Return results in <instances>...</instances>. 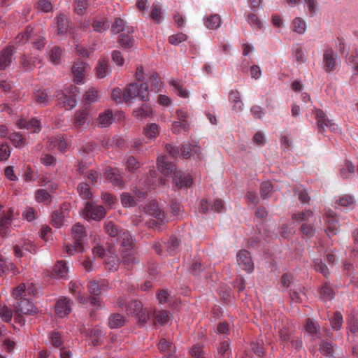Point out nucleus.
Wrapping results in <instances>:
<instances>
[{"instance_id": "f257e3e1", "label": "nucleus", "mask_w": 358, "mask_h": 358, "mask_svg": "<svg viewBox=\"0 0 358 358\" xmlns=\"http://www.w3.org/2000/svg\"><path fill=\"white\" fill-rule=\"evenodd\" d=\"M111 96L115 102L122 103H127L135 97L146 101L148 100L149 93L146 83H141L140 85L136 83H130L124 90L119 87L114 88Z\"/></svg>"}, {"instance_id": "f03ea898", "label": "nucleus", "mask_w": 358, "mask_h": 358, "mask_svg": "<svg viewBox=\"0 0 358 358\" xmlns=\"http://www.w3.org/2000/svg\"><path fill=\"white\" fill-rule=\"evenodd\" d=\"M87 231L84 226L79 223L74 224L71 229V236L73 240V244L65 245L66 252L71 255L73 251L83 252V243L87 238Z\"/></svg>"}, {"instance_id": "7ed1b4c3", "label": "nucleus", "mask_w": 358, "mask_h": 358, "mask_svg": "<svg viewBox=\"0 0 358 358\" xmlns=\"http://www.w3.org/2000/svg\"><path fill=\"white\" fill-rule=\"evenodd\" d=\"M15 311V320L20 325L25 324L23 315H35L38 313V308L28 299H22L16 301L13 305Z\"/></svg>"}, {"instance_id": "20e7f679", "label": "nucleus", "mask_w": 358, "mask_h": 358, "mask_svg": "<svg viewBox=\"0 0 358 358\" xmlns=\"http://www.w3.org/2000/svg\"><path fill=\"white\" fill-rule=\"evenodd\" d=\"M85 214L87 219L99 221L105 217L106 210L101 206L87 202L85 208Z\"/></svg>"}, {"instance_id": "39448f33", "label": "nucleus", "mask_w": 358, "mask_h": 358, "mask_svg": "<svg viewBox=\"0 0 358 358\" xmlns=\"http://www.w3.org/2000/svg\"><path fill=\"white\" fill-rule=\"evenodd\" d=\"M237 264L238 266L248 273H252L254 270V262L250 253L246 250H241L236 254Z\"/></svg>"}, {"instance_id": "423d86ee", "label": "nucleus", "mask_w": 358, "mask_h": 358, "mask_svg": "<svg viewBox=\"0 0 358 358\" xmlns=\"http://www.w3.org/2000/svg\"><path fill=\"white\" fill-rule=\"evenodd\" d=\"M338 55L331 49H327L323 55V66L326 72L335 71L338 64Z\"/></svg>"}, {"instance_id": "0eeeda50", "label": "nucleus", "mask_w": 358, "mask_h": 358, "mask_svg": "<svg viewBox=\"0 0 358 358\" xmlns=\"http://www.w3.org/2000/svg\"><path fill=\"white\" fill-rule=\"evenodd\" d=\"M32 101L40 107L48 106L51 101L50 91L47 89L36 90L32 95Z\"/></svg>"}, {"instance_id": "6e6552de", "label": "nucleus", "mask_w": 358, "mask_h": 358, "mask_svg": "<svg viewBox=\"0 0 358 358\" xmlns=\"http://www.w3.org/2000/svg\"><path fill=\"white\" fill-rule=\"evenodd\" d=\"M121 262L127 268H131L139 262L138 252L136 248L121 250Z\"/></svg>"}, {"instance_id": "1a4fd4ad", "label": "nucleus", "mask_w": 358, "mask_h": 358, "mask_svg": "<svg viewBox=\"0 0 358 358\" xmlns=\"http://www.w3.org/2000/svg\"><path fill=\"white\" fill-rule=\"evenodd\" d=\"M32 29H29L27 27L26 30L19 34L15 40L17 43H30L31 45H40L41 43L43 42L44 38L43 37H36V36L31 34Z\"/></svg>"}, {"instance_id": "9d476101", "label": "nucleus", "mask_w": 358, "mask_h": 358, "mask_svg": "<svg viewBox=\"0 0 358 358\" xmlns=\"http://www.w3.org/2000/svg\"><path fill=\"white\" fill-rule=\"evenodd\" d=\"M88 69L87 64L80 61H77L72 66L73 81L78 84L84 83L85 73Z\"/></svg>"}, {"instance_id": "9b49d317", "label": "nucleus", "mask_w": 358, "mask_h": 358, "mask_svg": "<svg viewBox=\"0 0 358 358\" xmlns=\"http://www.w3.org/2000/svg\"><path fill=\"white\" fill-rule=\"evenodd\" d=\"M143 211L157 219V220L162 224L165 220L164 212L162 211L158 206V204L155 201H151L147 203L143 207Z\"/></svg>"}, {"instance_id": "f8f14e48", "label": "nucleus", "mask_w": 358, "mask_h": 358, "mask_svg": "<svg viewBox=\"0 0 358 358\" xmlns=\"http://www.w3.org/2000/svg\"><path fill=\"white\" fill-rule=\"evenodd\" d=\"M118 304L120 308L122 309H125V311L128 315H134L137 313V312L141 310L143 305L139 300L132 299L129 301H124L123 299H120L118 301Z\"/></svg>"}, {"instance_id": "ddd939ff", "label": "nucleus", "mask_w": 358, "mask_h": 358, "mask_svg": "<svg viewBox=\"0 0 358 358\" xmlns=\"http://www.w3.org/2000/svg\"><path fill=\"white\" fill-rule=\"evenodd\" d=\"M14 210L9 208L8 211L0 217V235L6 236L10 232L12 220L13 219Z\"/></svg>"}, {"instance_id": "4468645a", "label": "nucleus", "mask_w": 358, "mask_h": 358, "mask_svg": "<svg viewBox=\"0 0 358 358\" xmlns=\"http://www.w3.org/2000/svg\"><path fill=\"white\" fill-rule=\"evenodd\" d=\"M55 96L59 101V104L66 110H70L76 106V97L68 95L62 90L57 91Z\"/></svg>"}, {"instance_id": "2eb2a0df", "label": "nucleus", "mask_w": 358, "mask_h": 358, "mask_svg": "<svg viewBox=\"0 0 358 358\" xmlns=\"http://www.w3.org/2000/svg\"><path fill=\"white\" fill-rule=\"evenodd\" d=\"M17 124L20 129H26L34 133H38L41 130V121L36 118H32L29 120L20 119L17 121Z\"/></svg>"}, {"instance_id": "dca6fc26", "label": "nucleus", "mask_w": 358, "mask_h": 358, "mask_svg": "<svg viewBox=\"0 0 358 358\" xmlns=\"http://www.w3.org/2000/svg\"><path fill=\"white\" fill-rule=\"evenodd\" d=\"M71 311V301L67 298H62L55 304V313L60 317H64Z\"/></svg>"}, {"instance_id": "f3484780", "label": "nucleus", "mask_w": 358, "mask_h": 358, "mask_svg": "<svg viewBox=\"0 0 358 358\" xmlns=\"http://www.w3.org/2000/svg\"><path fill=\"white\" fill-rule=\"evenodd\" d=\"M157 164L158 169L165 176H169L172 173L174 175V173L178 172L176 171L175 164L167 162L164 156L158 157Z\"/></svg>"}, {"instance_id": "a211bd4d", "label": "nucleus", "mask_w": 358, "mask_h": 358, "mask_svg": "<svg viewBox=\"0 0 358 358\" xmlns=\"http://www.w3.org/2000/svg\"><path fill=\"white\" fill-rule=\"evenodd\" d=\"M58 35L65 34L69 28V19L67 15L60 13L55 18Z\"/></svg>"}, {"instance_id": "6ab92c4d", "label": "nucleus", "mask_w": 358, "mask_h": 358, "mask_svg": "<svg viewBox=\"0 0 358 358\" xmlns=\"http://www.w3.org/2000/svg\"><path fill=\"white\" fill-rule=\"evenodd\" d=\"M173 181L178 189L187 188L192 184V178L190 175H182L180 172L174 173Z\"/></svg>"}, {"instance_id": "aec40b11", "label": "nucleus", "mask_w": 358, "mask_h": 358, "mask_svg": "<svg viewBox=\"0 0 358 358\" xmlns=\"http://www.w3.org/2000/svg\"><path fill=\"white\" fill-rule=\"evenodd\" d=\"M341 53L345 56L347 62L352 66L358 62V48L357 46H343Z\"/></svg>"}, {"instance_id": "412c9836", "label": "nucleus", "mask_w": 358, "mask_h": 358, "mask_svg": "<svg viewBox=\"0 0 358 358\" xmlns=\"http://www.w3.org/2000/svg\"><path fill=\"white\" fill-rule=\"evenodd\" d=\"M120 238L121 240L120 251L124 249L131 250L136 248L134 239L128 231H121L120 232Z\"/></svg>"}, {"instance_id": "4be33fe9", "label": "nucleus", "mask_w": 358, "mask_h": 358, "mask_svg": "<svg viewBox=\"0 0 358 358\" xmlns=\"http://www.w3.org/2000/svg\"><path fill=\"white\" fill-rule=\"evenodd\" d=\"M106 177L110 180L113 185L122 187L124 185V181L120 173L117 169L110 168L106 171Z\"/></svg>"}, {"instance_id": "5701e85b", "label": "nucleus", "mask_w": 358, "mask_h": 358, "mask_svg": "<svg viewBox=\"0 0 358 358\" xmlns=\"http://www.w3.org/2000/svg\"><path fill=\"white\" fill-rule=\"evenodd\" d=\"M96 76L99 79L106 77L110 73L108 61L105 58H101L95 67Z\"/></svg>"}, {"instance_id": "b1692460", "label": "nucleus", "mask_w": 358, "mask_h": 358, "mask_svg": "<svg viewBox=\"0 0 358 358\" xmlns=\"http://www.w3.org/2000/svg\"><path fill=\"white\" fill-rule=\"evenodd\" d=\"M314 114L317 120L319 131L323 133L331 120L328 119L327 115L320 109H315Z\"/></svg>"}, {"instance_id": "393cba45", "label": "nucleus", "mask_w": 358, "mask_h": 358, "mask_svg": "<svg viewBox=\"0 0 358 358\" xmlns=\"http://www.w3.org/2000/svg\"><path fill=\"white\" fill-rule=\"evenodd\" d=\"M64 50L62 46H52L48 51L49 60L55 65L61 64Z\"/></svg>"}, {"instance_id": "a878e982", "label": "nucleus", "mask_w": 358, "mask_h": 358, "mask_svg": "<svg viewBox=\"0 0 358 358\" xmlns=\"http://www.w3.org/2000/svg\"><path fill=\"white\" fill-rule=\"evenodd\" d=\"M114 121V116L112 110H107L99 115L97 124L100 127H107Z\"/></svg>"}, {"instance_id": "bb28decb", "label": "nucleus", "mask_w": 358, "mask_h": 358, "mask_svg": "<svg viewBox=\"0 0 358 358\" xmlns=\"http://www.w3.org/2000/svg\"><path fill=\"white\" fill-rule=\"evenodd\" d=\"M54 275L57 278L66 279L69 273V268L64 261L60 260L54 266Z\"/></svg>"}, {"instance_id": "cd10ccee", "label": "nucleus", "mask_w": 358, "mask_h": 358, "mask_svg": "<svg viewBox=\"0 0 358 358\" xmlns=\"http://www.w3.org/2000/svg\"><path fill=\"white\" fill-rule=\"evenodd\" d=\"M133 113L137 119L143 120L152 115V108L150 105L143 103L140 108L134 109Z\"/></svg>"}, {"instance_id": "c85d7f7f", "label": "nucleus", "mask_w": 358, "mask_h": 358, "mask_svg": "<svg viewBox=\"0 0 358 358\" xmlns=\"http://www.w3.org/2000/svg\"><path fill=\"white\" fill-rule=\"evenodd\" d=\"M13 52L10 46H6L3 49L0 55V69H5L10 64Z\"/></svg>"}, {"instance_id": "c756f323", "label": "nucleus", "mask_w": 358, "mask_h": 358, "mask_svg": "<svg viewBox=\"0 0 358 358\" xmlns=\"http://www.w3.org/2000/svg\"><path fill=\"white\" fill-rule=\"evenodd\" d=\"M229 100L232 105V109L234 110H242L243 103L241 99L240 93L238 91L231 90L229 94Z\"/></svg>"}, {"instance_id": "7c9ffc66", "label": "nucleus", "mask_w": 358, "mask_h": 358, "mask_svg": "<svg viewBox=\"0 0 358 358\" xmlns=\"http://www.w3.org/2000/svg\"><path fill=\"white\" fill-rule=\"evenodd\" d=\"M106 286V282L104 280L100 281L92 280L89 282L87 287L91 294L99 296L103 288Z\"/></svg>"}, {"instance_id": "2f4dec72", "label": "nucleus", "mask_w": 358, "mask_h": 358, "mask_svg": "<svg viewBox=\"0 0 358 358\" xmlns=\"http://www.w3.org/2000/svg\"><path fill=\"white\" fill-rule=\"evenodd\" d=\"M289 294L292 301L296 303L301 302L303 301V296H305L303 287L300 285L294 286L290 289Z\"/></svg>"}, {"instance_id": "473e14b6", "label": "nucleus", "mask_w": 358, "mask_h": 358, "mask_svg": "<svg viewBox=\"0 0 358 358\" xmlns=\"http://www.w3.org/2000/svg\"><path fill=\"white\" fill-rule=\"evenodd\" d=\"M88 112L87 110L77 111L74 115L73 125L76 128L83 127L87 120Z\"/></svg>"}, {"instance_id": "72a5a7b5", "label": "nucleus", "mask_w": 358, "mask_h": 358, "mask_svg": "<svg viewBox=\"0 0 358 358\" xmlns=\"http://www.w3.org/2000/svg\"><path fill=\"white\" fill-rule=\"evenodd\" d=\"M313 216V213L310 210H306L302 212L294 213L292 215V219L296 223H308L310 218Z\"/></svg>"}, {"instance_id": "f704fd0d", "label": "nucleus", "mask_w": 358, "mask_h": 358, "mask_svg": "<svg viewBox=\"0 0 358 358\" xmlns=\"http://www.w3.org/2000/svg\"><path fill=\"white\" fill-rule=\"evenodd\" d=\"M231 357V350L229 348L228 341H224L220 343L217 348V355L216 358H230Z\"/></svg>"}, {"instance_id": "c9c22d12", "label": "nucleus", "mask_w": 358, "mask_h": 358, "mask_svg": "<svg viewBox=\"0 0 358 358\" xmlns=\"http://www.w3.org/2000/svg\"><path fill=\"white\" fill-rule=\"evenodd\" d=\"M291 29L299 34H303L306 30V22L301 17H295L291 24Z\"/></svg>"}, {"instance_id": "e433bc0d", "label": "nucleus", "mask_w": 358, "mask_h": 358, "mask_svg": "<svg viewBox=\"0 0 358 358\" xmlns=\"http://www.w3.org/2000/svg\"><path fill=\"white\" fill-rule=\"evenodd\" d=\"M125 323V318L120 314L116 313L110 316L108 326L111 329H117L122 327Z\"/></svg>"}, {"instance_id": "4c0bfd02", "label": "nucleus", "mask_w": 358, "mask_h": 358, "mask_svg": "<svg viewBox=\"0 0 358 358\" xmlns=\"http://www.w3.org/2000/svg\"><path fill=\"white\" fill-rule=\"evenodd\" d=\"M205 24L209 29H217L221 26V17L217 14L210 15L206 17Z\"/></svg>"}, {"instance_id": "58836bf2", "label": "nucleus", "mask_w": 358, "mask_h": 358, "mask_svg": "<svg viewBox=\"0 0 358 358\" xmlns=\"http://www.w3.org/2000/svg\"><path fill=\"white\" fill-rule=\"evenodd\" d=\"M336 204L346 209H352L355 206V199L350 195H343L336 201Z\"/></svg>"}, {"instance_id": "ea45409f", "label": "nucleus", "mask_w": 358, "mask_h": 358, "mask_svg": "<svg viewBox=\"0 0 358 358\" xmlns=\"http://www.w3.org/2000/svg\"><path fill=\"white\" fill-rule=\"evenodd\" d=\"M159 133V127L155 123H152L146 125L144 128L143 134L145 136L148 138H156Z\"/></svg>"}, {"instance_id": "a19ab883", "label": "nucleus", "mask_w": 358, "mask_h": 358, "mask_svg": "<svg viewBox=\"0 0 358 358\" xmlns=\"http://www.w3.org/2000/svg\"><path fill=\"white\" fill-rule=\"evenodd\" d=\"M34 198L38 203H50L51 196L46 189H39L35 192Z\"/></svg>"}, {"instance_id": "79ce46f5", "label": "nucleus", "mask_w": 358, "mask_h": 358, "mask_svg": "<svg viewBox=\"0 0 358 358\" xmlns=\"http://www.w3.org/2000/svg\"><path fill=\"white\" fill-rule=\"evenodd\" d=\"M354 173L355 166L352 164L351 162L346 160L340 171L341 178L343 179L349 178Z\"/></svg>"}, {"instance_id": "37998d69", "label": "nucleus", "mask_w": 358, "mask_h": 358, "mask_svg": "<svg viewBox=\"0 0 358 358\" xmlns=\"http://www.w3.org/2000/svg\"><path fill=\"white\" fill-rule=\"evenodd\" d=\"M319 350L322 355L327 357H331L334 354L331 343L327 341H322L320 342Z\"/></svg>"}, {"instance_id": "c03bdc74", "label": "nucleus", "mask_w": 358, "mask_h": 358, "mask_svg": "<svg viewBox=\"0 0 358 358\" xmlns=\"http://www.w3.org/2000/svg\"><path fill=\"white\" fill-rule=\"evenodd\" d=\"M343 318L340 312H335L330 319L331 327L334 330L338 331L342 328Z\"/></svg>"}, {"instance_id": "a18cd8bd", "label": "nucleus", "mask_w": 358, "mask_h": 358, "mask_svg": "<svg viewBox=\"0 0 358 358\" xmlns=\"http://www.w3.org/2000/svg\"><path fill=\"white\" fill-rule=\"evenodd\" d=\"M124 162L126 169L129 172H134L141 166L140 162L133 156H127L124 159Z\"/></svg>"}, {"instance_id": "49530a36", "label": "nucleus", "mask_w": 358, "mask_h": 358, "mask_svg": "<svg viewBox=\"0 0 358 358\" xmlns=\"http://www.w3.org/2000/svg\"><path fill=\"white\" fill-rule=\"evenodd\" d=\"M8 138L17 148H22L26 144V138L20 133L13 132L9 135Z\"/></svg>"}, {"instance_id": "de8ad7c7", "label": "nucleus", "mask_w": 358, "mask_h": 358, "mask_svg": "<svg viewBox=\"0 0 358 358\" xmlns=\"http://www.w3.org/2000/svg\"><path fill=\"white\" fill-rule=\"evenodd\" d=\"M166 247V251L170 255H173L176 253L177 249L180 245V241L175 236H171L168 241L165 243Z\"/></svg>"}, {"instance_id": "09e8293b", "label": "nucleus", "mask_w": 358, "mask_h": 358, "mask_svg": "<svg viewBox=\"0 0 358 358\" xmlns=\"http://www.w3.org/2000/svg\"><path fill=\"white\" fill-rule=\"evenodd\" d=\"M162 6L159 2H154L152 5V10L150 13L151 19L159 24L161 21V12Z\"/></svg>"}, {"instance_id": "8fccbe9b", "label": "nucleus", "mask_w": 358, "mask_h": 358, "mask_svg": "<svg viewBox=\"0 0 358 358\" xmlns=\"http://www.w3.org/2000/svg\"><path fill=\"white\" fill-rule=\"evenodd\" d=\"M155 321L154 324H156L157 322L161 325H164L169 320V313L167 310H159L158 312H154Z\"/></svg>"}, {"instance_id": "3c124183", "label": "nucleus", "mask_w": 358, "mask_h": 358, "mask_svg": "<svg viewBox=\"0 0 358 358\" xmlns=\"http://www.w3.org/2000/svg\"><path fill=\"white\" fill-rule=\"evenodd\" d=\"M73 7L77 15H83L88 7V0H74Z\"/></svg>"}, {"instance_id": "603ef678", "label": "nucleus", "mask_w": 358, "mask_h": 358, "mask_svg": "<svg viewBox=\"0 0 358 358\" xmlns=\"http://www.w3.org/2000/svg\"><path fill=\"white\" fill-rule=\"evenodd\" d=\"M77 190L80 196L83 199H90L92 195L89 185L85 182L80 183L78 185Z\"/></svg>"}, {"instance_id": "864d4df0", "label": "nucleus", "mask_w": 358, "mask_h": 358, "mask_svg": "<svg viewBox=\"0 0 358 358\" xmlns=\"http://www.w3.org/2000/svg\"><path fill=\"white\" fill-rule=\"evenodd\" d=\"M305 329L311 336L320 334L319 325L310 318H308L306 321Z\"/></svg>"}, {"instance_id": "5fc2aeb1", "label": "nucleus", "mask_w": 358, "mask_h": 358, "mask_svg": "<svg viewBox=\"0 0 358 358\" xmlns=\"http://www.w3.org/2000/svg\"><path fill=\"white\" fill-rule=\"evenodd\" d=\"M320 294L324 300H331L335 296L333 289L327 283L320 288Z\"/></svg>"}, {"instance_id": "6e6d98bb", "label": "nucleus", "mask_w": 358, "mask_h": 358, "mask_svg": "<svg viewBox=\"0 0 358 358\" xmlns=\"http://www.w3.org/2000/svg\"><path fill=\"white\" fill-rule=\"evenodd\" d=\"M64 215L62 210H55L52 215V224L53 226L60 228L64 224Z\"/></svg>"}, {"instance_id": "4d7b16f0", "label": "nucleus", "mask_w": 358, "mask_h": 358, "mask_svg": "<svg viewBox=\"0 0 358 358\" xmlns=\"http://www.w3.org/2000/svg\"><path fill=\"white\" fill-rule=\"evenodd\" d=\"M314 268L317 272L321 273L324 277H328L330 272L325 263L320 259L314 261Z\"/></svg>"}, {"instance_id": "13d9d810", "label": "nucleus", "mask_w": 358, "mask_h": 358, "mask_svg": "<svg viewBox=\"0 0 358 358\" xmlns=\"http://www.w3.org/2000/svg\"><path fill=\"white\" fill-rule=\"evenodd\" d=\"M148 82L150 84L152 91H155L156 92L159 91L162 83L161 80H159L158 74L157 73H152V74L148 78Z\"/></svg>"}, {"instance_id": "bf43d9fd", "label": "nucleus", "mask_w": 358, "mask_h": 358, "mask_svg": "<svg viewBox=\"0 0 358 358\" xmlns=\"http://www.w3.org/2000/svg\"><path fill=\"white\" fill-rule=\"evenodd\" d=\"M273 186L271 182L265 181L261 184L260 194L261 197L264 199L270 196L272 194Z\"/></svg>"}, {"instance_id": "052dcab7", "label": "nucleus", "mask_w": 358, "mask_h": 358, "mask_svg": "<svg viewBox=\"0 0 358 358\" xmlns=\"http://www.w3.org/2000/svg\"><path fill=\"white\" fill-rule=\"evenodd\" d=\"M136 318L138 319V322L144 325L147 323L150 319V313L148 310L147 308H141V310L135 315Z\"/></svg>"}, {"instance_id": "680f3d73", "label": "nucleus", "mask_w": 358, "mask_h": 358, "mask_svg": "<svg viewBox=\"0 0 358 358\" xmlns=\"http://www.w3.org/2000/svg\"><path fill=\"white\" fill-rule=\"evenodd\" d=\"M50 343L55 348H60L63 345L62 335L58 331H52L50 335Z\"/></svg>"}, {"instance_id": "e2e57ef3", "label": "nucleus", "mask_w": 358, "mask_h": 358, "mask_svg": "<svg viewBox=\"0 0 358 358\" xmlns=\"http://www.w3.org/2000/svg\"><path fill=\"white\" fill-rule=\"evenodd\" d=\"M13 317V311L6 306L0 304V318L5 322H10Z\"/></svg>"}, {"instance_id": "0e129e2a", "label": "nucleus", "mask_w": 358, "mask_h": 358, "mask_svg": "<svg viewBox=\"0 0 358 358\" xmlns=\"http://www.w3.org/2000/svg\"><path fill=\"white\" fill-rule=\"evenodd\" d=\"M13 296L16 301H20L22 299H24L26 296V286L24 283L20 284L17 286L12 293Z\"/></svg>"}, {"instance_id": "69168bd1", "label": "nucleus", "mask_w": 358, "mask_h": 358, "mask_svg": "<svg viewBox=\"0 0 358 358\" xmlns=\"http://www.w3.org/2000/svg\"><path fill=\"white\" fill-rule=\"evenodd\" d=\"M98 100V92L94 88L87 91L84 94V101L85 103L90 104Z\"/></svg>"}, {"instance_id": "338daca9", "label": "nucleus", "mask_w": 358, "mask_h": 358, "mask_svg": "<svg viewBox=\"0 0 358 358\" xmlns=\"http://www.w3.org/2000/svg\"><path fill=\"white\" fill-rule=\"evenodd\" d=\"M250 348L253 352L259 357H263L265 355L262 340H258L256 343H252Z\"/></svg>"}, {"instance_id": "774afa93", "label": "nucleus", "mask_w": 358, "mask_h": 358, "mask_svg": "<svg viewBox=\"0 0 358 358\" xmlns=\"http://www.w3.org/2000/svg\"><path fill=\"white\" fill-rule=\"evenodd\" d=\"M170 84L173 87L175 92L177 94L182 98H187L188 96L187 90L184 88L179 83L173 80L170 81Z\"/></svg>"}]
</instances>
